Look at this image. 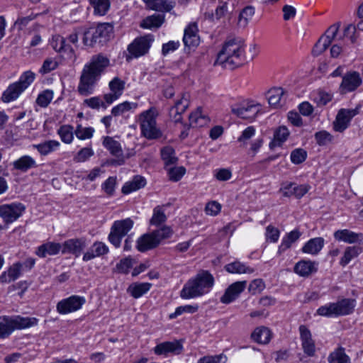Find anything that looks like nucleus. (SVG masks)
Listing matches in <instances>:
<instances>
[{"mask_svg":"<svg viewBox=\"0 0 363 363\" xmlns=\"http://www.w3.org/2000/svg\"><path fill=\"white\" fill-rule=\"evenodd\" d=\"M109 65V59L103 54L93 55L90 62L84 65L77 86L79 94L82 96L93 94L97 82Z\"/></svg>","mask_w":363,"mask_h":363,"instance_id":"1","label":"nucleus"},{"mask_svg":"<svg viewBox=\"0 0 363 363\" xmlns=\"http://www.w3.org/2000/svg\"><path fill=\"white\" fill-rule=\"evenodd\" d=\"M245 43L239 38H228L222 49L218 53L215 65H220L224 68L233 69L243 65Z\"/></svg>","mask_w":363,"mask_h":363,"instance_id":"2","label":"nucleus"},{"mask_svg":"<svg viewBox=\"0 0 363 363\" xmlns=\"http://www.w3.org/2000/svg\"><path fill=\"white\" fill-rule=\"evenodd\" d=\"M214 277L208 270H201L190 279L180 291L184 299L199 297L209 292L214 285Z\"/></svg>","mask_w":363,"mask_h":363,"instance_id":"3","label":"nucleus"},{"mask_svg":"<svg viewBox=\"0 0 363 363\" xmlns=\"http://www.w3.org/2000/svg\"><path fill=\"white\" fill-rule=\"evenodd\" d=\"M113 33V26L111 23H99L96 26L90 27L84 31L83 43L91 48L102 46L111 39Z\"/></svg>","mask_w":363,"mask_h":363,"instance_id":"4","label":"nucleus"},{"mask_svg":"<svg viewBox=\"0 0 363 363\" xmlns=\"http://www.w3.org/2000/svg\"><path fill=\"white\" fill-rule=\"evenodd\" d=\"M157 115L155 107H151L139 115L141 134L147 140H157L162 136V132L157 127Z\"/></svg>","mask_w":363,"mask_h":363,"instance_id":"5","label":"nucleus"},{"mask_svg":"<svg viewBox=\"0 0 363 363\" xmlns=\"http://www.w3.org/2000/svg\"><path fill=\"white\" fill-rule=\"evenodd\" d=\"M38 321V320L33 317L4 316L0 322V338L8 337L15 330H22L36 325Z\"/></svg>","mask_w":363,"mask_h":363,"instance_id":"6","label":"nucleus"},{"mask_svg":"<svg viewBox=\"0 0 363 363\" xmlns=\"http://www.w3.org/2000/svg\"><path fill=\"white\" fill-rule=\"evenodd\" d=\"M172 233L170 227L163 226L152 233L144 234L137 240V249L142 252L154 249L162 240L170 238Z\"/></svg>","mask_w":363,"mask_h":363,"instance_id":"7","label":"nucleus"},{"mask_svg":"<svg viewBox=\"0 0 363 363\" xmlns=\"http://www.w3.org/2000/svg\"><path fill=\"white\" fill-rule=\"evenodd\" d=\"M355 306V300L342 298L335 303L322 306L317 310V314L326 317H337L351 314Z\"/></svg>","mask_w":363,"mask_h":363,"instance_id":"8","label":"nucleus"},{"mask_svg":"<svg viewBox=\"0 0 363 363\" xmlns=\"http://www.w3.org/2000/svg\"><path fill=\"white\" fill-rule=\"evenodd\" d=\"M153 41L154 36L151 34L136 38L128 46L129 55H126V61L129 62L133 58H138L147 54Z\"/></svg>","mask_w":363,"mask_h":363,"instance_id":"9","label":"nucleus"},{"mask_svg":"<svg viewBox=\"0 0 363 363\" xmlns=\"http://www.w3.org/2000/svg\"><path fill=\"white\" fill-rule=\"evenodd\" d=\"M133 225V221L130 218L115 221L108 235L110 242L116 247H120L122 238L128 234Z\"/></svg>","mask_w":363,"mask_h":363,"instance_id":"10","label":"nucleus"},{"mask_svg":"<svg viewBox=\"0 0 363 363\" xmlns=\"http://www.w3.org/2000/svg\"><path fill=\"white\" fill-rule=\"evenodd\" d=\"M340 25L338 23L330 26L325 34L322 35L315 44L312 54L313 56L321 55L331 45L332 41L335 39Z\"/></svg>","mask_w":363,"mask_h":363,"instance_id":"11","label":"nucleus"},{"mask_svg":"<svg viewBox=\"0 0 363 363\" xmlns=\"http://www.w3.org/2000/svg\"><path fill=\"white\" fill-rule=\"evenodd\" d=\"M26 208L21 203H12L0 206V217L6 223H11L21 216Z\"/></svg>","mask_w":363,"mask_h":363,"instance_id":"12","label":"nucleus"},{"mask_svg":"<svg viewBox=\"0 0 363 363\" xmlns=\"http://www.w3.org/2000/svg\"><path fill=\"white\" fill-rule=\"evenodd\" d=\"M84 303V297L73 295L59 301L56 308L59 313L67 314L80 309Z\"/></svg>","mask_w":363,"mask_h":363,"instance_id":"13","label":"nucleus"},{"mask_svg":"<svg viewBox=\"0 0 363 363\" xmlns=\"http://www.w3.org/2000/svg\"><path fill=\"white\" fill-rule=\"evenodd\" d=\"M358 113V108L354 109L341 108L333 122V129L337 132L342 133L349 126L352 118Z\"/></svg>","mask_w":363,"mask_h":363,"instance_id":"14","label":"nucleus"},{"mask_svg":"<svg viewBox=\"0 0 363 363\" xmlns=\"http://www.w3.org/2000/svg\"><path fill=\"white\" fill-rule=\"evenodd\" d=\"M362 78L359 72L353 71L347 72L343 77L339 87L340 94L355 91L362 84Z\"/></svg>","mask_w":363,"mask_h":363,"instance_id":"15","label":"nucleus"},{"mask_svg":"<svg viewBox=\"0 0 363 363\" xmlns=\"http://www.w3.org/2000/svg\"><path fill=\"white\" fill-rule=\"evenodd\" d=\"M85 247V238H72L65 241L62 245V253L72 254L74 255L75 257H78L81 255Z\"/></svg>","mask_w":363,"mask_h":363,"instance_id":"16","label":"nucleus"},{"mask_svg":"<svg viewBox=\"0 0 363 363\" xmlns=\"http://www.w3.org/2000/svg\"><path fill=\"white\" fill-rule=\"evenodd\" d=\"M247 286L246 281H235L230 284L220 297V302L225 304L230 303L238 298Z\"/></svg>","mask_w":363,"mask_h":363,"instance_id":"17","label":"nucleus"},{"mask_svg":"<svg viewBox=\"0 0 363 363\" xmlns=\"http://www.w3.org/2000/svg\"><path fill=\"white\" fill-rule=\"evenodd\" d=\"M103 145L112 155L118 158V160H113L111 162L112 164L122 165L124 164L123 150L119 142L115 140L111 137L106 136L104 138Z\"/></svg>","mask_w":363,"mask_h":363,"instance_id":"18","label":"nucleus"},{"mask_svg":"<svg viewBox=\"0 0 363 363\" xmlns=\"http://www.w3.org/2000/svg\"><path fill=\"white\" fill-rule=\"evenodd\" d=\"M183 346L179 341L163 342L157 345L153 351L157 355L167 356L169 353L179 354L182 352Z\"/></svg>","mask_w":363,"mask_h":363,"instance_id":"19","label":"nucleus"},{"mask_svg":"<svg viewBox=\"0 0 363 363\" xmlns=\"http://www.w3.org/2000/svg\"><path fill=\"white\" fill-rule=\"evenodd\" d=\"M334 238L337 241L352 244L363 241V233H357L347 229L337 230L334 233Z\"/></svg>","mask_w":363,"mask_h":363,"instance_id":"20","label":"nucleus"},{"mask_svg":"<svg viewBox=\"0 0 363 363\" xmlns=\"http://www.w3.org/2000/svg\"><path fill=\"white\" fill-rule=\"evenodd\" d=\"M315 262L303 259L295 264L294 271L300 277H308L318 271Z\"/></svg>","mask_w":363,"mask_h":363,"instance_id":"21","label":"nucleus"},{"mask_svg":"<svg viewBox=\"0 0 363 363\" xmlns=\"http://www.w3.org/2000/svg\"><path fill=\"white\" fill-rule=\"evenodd\" d=\"M259 111V104H247L246 106L233 108L232 112L242 119L252 120Z\"/></svg>","mask_w":363,"mask_h":363,"instance_id":"22","label":"nucleus"},{"mask_svg":"<svg viewBox=\"0 0 363 363\" xmlns=\"http://www.w3.org/2000/svg\"><path fill=\"white\" fill-rule=\"evenodd\" d=\"M108 252V247L102 242H95L92 246L84 254L83 261L88 262L99 257L106 255Z\"/></svg>","mask_w":363,"mask_h":363,"instance_id":"23","label":"nucleus"},{"mask_svg":"<svg viewBox=\"0 0 363 363\" xmlns=\"http://www.w3.org/2000/svg\"><path fill=\"white\" fill-rule=\"evenodd\" d=\"M151 10L160 12H169L175 6L172 0H143Z\"/></svg>","mask_w":363,"mask_h":363,"instance_id":"24","label":"nucleus"},{"mask_svg":"<svg viewBox=\"0 0 363 363\" xmlns=\"http://www.w3.org/2000/svg\"><path fill=\"white\" fill-rule=\"evenodd\" d=\"M183 42L184 45L189 48L196 47L199 44V36L197 34V27L195 24H190L186 28Z\"/></svg>","mask_w":363,"mask_h":363,"instance_id":"25","label":"nucleus"},{"mask_svg":"<svg viewBox=\"0 0 363 363\" xmlns=\"http://www.w3.org/2000/svg\"><path fill=\"white\" fill-rule=\"evenodd\" d=\"M62 245L54 242H48L40 245L35 254L40 257H45L47 255H55L62 252Z\"/></svg>","mask_w":363,"mask_h":363,"instance_id":"26","label":"nucleus"},{"mask_svg":"<svg viewBox=\"0 0 363 363\" xmlns=\"http://www.w3.org/2000/svg\"><path fill=\"white\" fill-rule=\"evenodd\" d=\"M23 264L21 262H16L11 266L7 272L0 275V281L2 283H9L17 279L21 274Z\"/></svg>","mask_w":363,"mask_h":363,"instance_id":"27","label":"nucleus"},{"mask_svg":"<svg viewBox=\"0 0 363 363\" xmlns=\"http://www.w3.org/2000/svg\"><path fill=\"white\" fill-rule=\"evenodd\" d=\"M272 336L271 330L264 326L258 327L255 329L251 335L252 339L259 344H267Z\"/></svg>","mask_w":363,"mask_h":363,"instance_id":"28","label":"nucleus"},{"mask_svg":"<svg viewBox=\"0 0 363 363\" xmlns=\"http://www.w3.org/2000/svg\"><path fill=\"white\" fill-rule=\"evenodd\" d=\"M23 91L24 89L17 82H14L10 84L4 91L1 96V100L4 103H9L14 101Z\"/></svg>","mask_w":363,"mask_h":363,"instance_id":"29","label":"nucleus"},{"mask_svg":"<svg viewBox=\"0 0 363 363\" xmlns=\"http://www.w3.org/2000/svg\"><path fill=\"white\" fill-rule=\"evenodd\" d=\"M324 245V239L320 237L309 240L302 247L304 253L318 255Z\"/></svg>","mask_w":363,"mask_h":363,"instance_id":"30","label":"nucleus"},{"mask_svg":"<svg viewBox=\"0 0 363 363\" xmlns=\"http://www.w3.org/2000/svg\"><path fill=\"white\" fill-rule=\"evenodd\" d=\"M224 269L230 274H252L255 272L253 268L246 266L245 264L238 260L225 265Z\"/></svg>","mask_w":363,"mask_h":363,"instance_id":"31","label":"nucleus"},{"mask_svg":"<svg viewBox=\"0 0 363 363\" xmlns=\"http://www.w3.org/2000/svg\"><path fill=\"white\" fill-rule=\"evenodd\" d=\"M145 184V179L141 176L137 175L133 177L132 181L125 183L122 187L121 191L123 194H128L144 187Z\"/></svg>","mask_w":363,"mask_h":363,"instance_id":"32","label":"nucleus"},{"mask_svg":"<svg viewBox=\"0 0 363 363\" xmlns=\"http://www.w3.org/2000/svg\"><path fill=\"white\" fill-rule=\"evenodd\" d=\"M289 135V131L286 126H279L274 133V138L269 143V148L274 149L275 147L281 146Z\"/></svg>","mask_w":363,"mask_h":363,"instance_id":"33","label":"nucleus"},{"mask_svg":"<svg viewBox=\"0 0 363 363\" xmlns=\"http://www.w3.org/2000/svg\"><path fill=\"white\" fill-rule=\"evenodd\" d=\"M13 168L23 172H27L31 168L37 167L35 160L28 155L21 157L13 163Z\"/></svg>","mask_w":363,"mask_h":363,"instance_id":"34","label":"nucleus"},{"mask_svg":"<svg viewBox=\"0 0 363 363\" xmlns=\"http://www.w3.org/2000/svg\"><path fill=\"white\" fill-rule=\"evenodd\" d=\"M164 21V14H153L145 18L140 23V27L148 29L158 28L162 25Z\"/></svg>","mask_w":363,"mask_h":363,"instance_id":"35","label":"nucleus"},{"mask_svg":"<svg viewBox=\"0 0 363 363\" xmlns=\"http://www.w3.org/2000/svg\"><path fill=\"white\" fill-rule=\"evenodd\" d=\"M209 122L210 118L202 113L201 108H198L196 111L191 113L189 116V123L192 127H203Z\"/></svg>","mask_w":363,"mask_h":363,"instance_id":"36","label":"nucleus"},{"mask_svg":"<svg viewBox=\"0 0 363 363\" xmlns=\"http://www.w3.org/2000/svg\"><path fill=\"white\" fill-rule=\"evenodd\" d=\"M362 252V248L359 246H350L345 250L344 255L340 260V264L345 267L350 262L357 257Z\"/></svg>","mask_w":363,"mask_h":363,"instance_id":"37","label":"nucleus"},{"mask_svg":"<svg viewBox=\"0 0 363 363\" xmlns=\"http://www.w3.org/2000/svg\"><path fill=\"white\" fill-rule=\"evenodd\" d=\"M60 146V143L57 140H50L45 141L40 144L33 145V147L36 149L41 155H47L53 152Z\"/></svg>","mask_w":363,"mask_h":363,"instance_id":"38","label":"nucleus"},{"mask_svg":"<svg viewBox=\"0 0 363 363\" xmlns=\"http://www.w3.org/2000/svg\"><path fill=\"white\" fill-rule=\"evenodd\" d=\"M284 95V91L281 87H275L269 90L267 93V97L269 105L274 107L280 106Z\"/></svg>","mask_w":363,"mask_h":363,"instance_id":"39","label":"nucleus"},{"mask_svg":"<svg viewBox=\"0 0 363 363\" xmlns=\"http://www.w3.org/2000/svg\"><path fill=\"white\" fill-rule=\"evenodd\" d=\"M151 286L150 283H135L128 287V291L133 298H138L146 294Z\"/></svg>","mask_w":363,"mask_h":363,"instance_id":"40","label":"nucleus"},{"mask_svg":"<svg viewBox=\"0 0 363 363\" xmlns=\"http://www.w3.org/2000/svg\"><path fill=\"white\" fill-rule=\"evenodd\" d=\"M328 361L329 363H349L350 358L346 354L345 348L339 347L329 354Z\"/></svg>","mask_w":363,"mask_h":363,"instance_id":"41","label":"nucleus"},{"mask_svg":"<svg viewBox=\"0 0 363 363\" xmlns=\"http://www.w3.org/2000/svg\"><path fill=\"white\" fill-rule=\"evenodd\" d=\"M301 235V232L297 229L287 233L283 238L281 244L279 247V252L289 249L294 242L299 239Z\"/></svg>","mask_w":363,"mask_h":363,"instance_id":"42","label":"nucleus"},{"mask_svg":"<svg viewBox=\"0 0 363 363\" xmlns=\"http://www.w3.org/2000/svg\"><path fill=\"white\" fill-rule=\"evenodd\" d=\"M138 106V103L124 101L114 106L111 110L113 116H118L129 111H133Z\"/></svg>","mask_w":363,"mask_h":363,"instance_id":"43","label":"nucleus"},{"mask_svg":"<svg viewBox=\"0 0 363 363\" xmlns=\"http://www.w3.org/2000/svg\"><path fill=\"white\" fill-rule=\"evenodd\" d=\"M161 158L164 161L165 166L174 164L177 162V157L175 156V151L171 146H165L161 149Z\"/></svg>","mask_w":363,"mask_h":363,"instance_id":"44","label":"nucleus"},{"mask_svg":"<svg viewBox=\"0 0 363 363\" xmlns=\"http://www.w3.org/2000/svg\"><path fill=\"white\" fill-rule=\"evenodd\" d=\"M89 3L94 9V13L100 16L105 15L111 5L109 0H89Z\"/></svg>","mask_w":363,"mask_h":363,"instance_id":"45","label":"nucleus"},{"mask_svg":"<svg viewBox=\"0 0 363 363\" xmlns=\"http://www.w3.org/2000/svg\"><path fill=\"white\" fill-rule=\"evenodd\" d=\"M167 220V216L163 210V206H157L153 209V214L150 219V224L152 225L158 226L164 223Z\"/></svg>","mask_w":363,"mask_h":363,"instance_id":"46","label":"nucleus"},{"mask_svg":"<svg viewBox=\"0 0 363 363\" xmlns=\"http://www.w3.org/2000/svg\"><path fill=\"white\" fill-rule=\"evenodd\" d=\"M133 266V259L130 257H128L121 259V261L116 264L114 272L127 274Z\"/></svg>","mask_w":363,"mask_h":363,"instance_id":"47","label":"nucleus"},{"mask_svg":"<svg viewBox=\"0 0 363 363\" xmlns=\"http://www.w3.org/2000/svg\"><path fill=\"white\" fill-rule=\"evenodd\" d=\"M53 91L50 89H46L42 91L36 99V104L42 107H47L53 98Z\"/></svg>","mask_w":363,"mask_h":363,"instance_id":"48","label":"nucleus"},{"mask_svg":"<svg viewBox=\"0 0 363 363\" xmlns=\"http://www.w3.org/2000/svg\"><path fill=\"white\" fill-rule=\"evenodd\" d=\"M94 129L91 127L83 128L81 124H78L74 130V134L79 140L90 139L93 137Z\"/></svg>","mask_w":363,"mask_h":363,"instance_id":"49","label":"nucleus"},{"mask_svg":"<svg viewBox=\"0 0 363 363\" xmlns=\"http://www.w3.org/2000/svg\"><path fill=\"white\" fill-rule=\"evenodd\" d=\"M316 143L320 146L327 145L333 140V136L326 130L316 132L314 135Z\"/></svg>","mask_w":363,"mask_h":363,"instance_id":"50","label":"nucleus"},{"mask_svg":"<svg viewBox=\"0 0 363 363\" xmlns=\"http://www.w3.org/2000/svg\"><path fill=\"white\" fill-rule=\"evenodd\" d=\"M199 309V306L197 305H186V306H179L176 308L174 313H172L169 314V319H174L179 315L183 314L184 313H196Z\"/></svg>","mask_w":363,"mask_h":363,"instance_id":"51","label":"nucleus"},{"mask_svg":"<svg viewBox=\"0 0 363 363\" xmlns=\"http://www.w3.org/2000/svg\"><path fill=\"white\" fill-rule=\"evenodd\" d=\"M189 104L188 97L186 94H183L182 98L177 100L174 106L169 110V115L172 116L174 111L185 112Z\"/></svg>","mask_w":363,"mask_h":363,"instance_id":"52","label":"nucleus"},{"mask_svg":"<svg viewBox=\"0 0 363 363\" xmlns=\"http://www.w3.org/2000/svg\"><path fill=\"white\" fill-rule=\"evenodd\" d=\"M61 140L65 143H70L73 140V128L71 125H62L58 130Z\"/></svg>","mask_w":363,"mask_h":363,"instance_id":"53","label":"nucleus"},{"mask_svg":"<svg viewBox=\"0 0 363 363\" xmlns=\"http://www.w3.org/2000/svg\"><path fill=\"white\" fill-rule=\"evenodd\" d=\"M307 157V152L302 148H296L291 153V162L295 164H299L303 162Z\"/></svg>","mask_w":363,"mask_h":363,"instance_id":"54","label":"nucleus"},{"mask_svg":"<svg viewBox=\"0 0 363 363\" xmlns=\"http://www.w3.org/2000/svg\"><path fill=\"white\" fill-rule=\"evenodd\" d=\"M109 88L112 93L121 96L125 89V82L118 77H115L109 82Z\"/></svg>","mask_w":363,"mask_h":363,"instance_id":"55","label":"nucleus"},{"mask_svg":"<svg viewBox=\"0 0 363 363\" xmlns=\"http://www.w3.org/2000/svg\"><path fill=\"white\" fill-rule=\"evenodd\" d=\"M35 74L31 71H26L22 74L19 80L16 82L24 90L33 82Z\"/></svg>","mask_w":363,"mask_h":363,"instance_id":"56","label":"nucleus"},{"mask_svg":"<svg viewBox=\"0 0 363 363\" xmlns=\"http://www.w3.org/2000/svg\"><path fill=\"white\" fill-rule=\"evenodd\" d=\"M116 185V178L113 177H109L101 185L102 189L109 196L114 194L115 187Z\"/></svg>","mask_w":363,"mask_h":363,"instance_id":"57","label":"nucleus"},{"mask_svg":"<svg viewBox=\"0 0 363 363\" xmlns=\"http://www.w3.org/2000/svg\"><path fill=\"white\" fill-rule=\"evenodd\" d=\"M186 169L184 167H172L168 171L169 179L173 182L179 181L184 175Z\"/></svg>","mask_w":363,"mask_h":363,"instance_id":"58","label":"nucleus"},{"mask_svg":"<svg viewBox=\"0 0 363 363\" xmlns=\"http://www.w3.org/2000/svg\"><path fill=\"white\" fill-rule=\"evenodd\" d=\"M227 357L223 354L214 356H205L199 359L198 363H225Z\"/></svg>","mask_w":363,"mask_h":363,"instance_id":"59","label":"nucleus"},{"mask_svg":"<svg viewBox=\"0 0 363 363\" xmlns=\"http://www.w3.org/2000/svg\"><path fill=\"white\" fill-rule=\"evenodd\" d=\"M255 133V128L253 126H249L245 128L240 136L238 138V141L242 143V147H245L249 140Z\"/></svg>","mask_w":363,"mask_h":363,"instance_id":"60","label":"nucleus"},{"mask_svg":"<svg viewBox=\"0 0 363 363\" xmlns=\"http://www.w3.org/2000/svg\"><path fill=\"white\" fill-rule=\"evenodd\" d=\"M308 191V188L306 185H298L293 188V191H286L285 196L290 197L294 196L297 199L303 197Z\"/></svg>","mask_w":363,"mask_h":363,"instance_id":"61","label":"nucleus"},{"mask_svg":"<svg viewBox=\"0 0 363 363\" xmlns=\"http://www.w3.org/2000/svg\"><path fill=\"white\" fill-rule=\"evenodd\" d=\"M62 47L63 48H61V50L59 53L62 54L67 59L74 62L77 58L75 51L73 49V48L69 43H67V40H65Z\"/></svg>","mask_w":363,"mask_h":363,"instance_id":"62","label":"nucleus"},{"mask_svg":"<svg viewBox=\"0 0 363 363\" xmlns=\"http://www.w3.org/2000/svg\"><path fill=\"white\" fill-rule=\"evenodd\" d=\"M94 155V151L91 147L82 148L74 157V161L82 162L86 161Z\"/></svg>","mask_w":363,"mask_h":363,"instance_id":"63","label":"nucleus"},{"mask_svg":"<svg viewBox=\"0 0 363 363\" xmlns=\"http://www.w3.org/2000/svg\"><path fill=\"white\" fill-rule=\"evenodd\" d=\"M265 288L264 282L261 279H256L251 281L248 290L252 294L260 293Z\"/></svg>","mask_w":363,"mask_h":363,"instance_id":"64","label":"nucleus"}]
</instances>
